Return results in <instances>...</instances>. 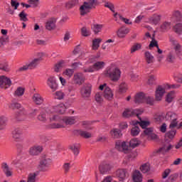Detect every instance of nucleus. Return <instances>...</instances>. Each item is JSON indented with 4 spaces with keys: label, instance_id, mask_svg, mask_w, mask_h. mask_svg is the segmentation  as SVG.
Here are the masks:
<instances>
[{
    "label": "nucleus",
    "instance_id": "nucleus-1",
    "mask_svg": "<svg viewBox=\"0 0 182 182\" xmlns=\"http://www.w3.org/2000/svg\"><path fill=\"white\" fill-rule=\"evenodd\" d=\"M46 113L50 114L49 119L50 122H56L57 123H53L49 124L47 127V129H63L65 126L63 123L65 124H75L76 123V117H62L55 113H60V114H63L65 112H66V107L65 104L61 103L55 107H53L50 109H47L46 110Z\"/></svg>",
    "mask_w": 182,
    "mask_h": 182
},
{
    "label": "nucleus",
    "instance_id": "nucleus-2",
    "mask_svg": "<svg viewBox=\"0 0 182 182\" xmlns=\"http://www.w3.org/2000/svg\"><path fill=\"white\" fill-rule=\"evenodd\" d=\"M104 75L112 82H118L122 76V71L118 68L109 67L104 71Z\"/></svg>",
    "mask_w": 182,
    "mask_h": 182
},
{
    "label": "nucleus",
    "instance_id": "nucleus-3",
    "mask_svg": "<svg viewBox=\"0 0 182 182\" xmlns=\"http://www.w3.org/2000/svg\"><path fill=\"white\" fill-rule=\"evenodd\" d=\"M180 87V85H169L166 84L164 87L159 85L157 87L155 92L156 100L158 102L163 99V96H164V93H166V90H168V89H178Z\"/></svg>",
    "mask_w": 182,
    "mask_h": 182
},
{
    "label": "nucleus",
    "instance_id": "nucleus-4",
    "mask_svg": "<svg viewBox=\"0 0 182 182\" xmlns=\"http://www.w3.org/2000/svg\"><path fill=\"white\" fill-rule=\"evenodd\" d=\"M11 109L15 110V109H20L18 112L15 114V117L17 120H24L25 116L28 114V112L21 105V104L18 102H14L10 106Z\"/></svg>",
    "mask_w": 182,
    "mask_h": 182
},
{
    "label": "nucleus",
    "instance_id": "nucleus-5",
    "mask_svg": "<svg viewBox=\"0 0 182 182\" xmlns=\"http://www.w3.org/2000/svg\"><path fill=\"white\" fill-rule=\"evenodd\" d=\"M50 166H52V160L50 158L45 156L41 159L38 166V169L39 171H48L49 168H50Z\"/></svg>",
    "mask_w": 182,
    "mask_h": 182
},
{
    "label": "nucleus",
    "instance_id": "nucleus-6",
    "mask_svg": "<svg viewBox=\"0 0 182 182\" xmlns=\"http://www.w3.org/2000/svg\"><path fill=\"white\" fill-rule=\"evenodd\" d=\"M106 66V63L103 61H98L95 63L92 66L88 68H84L83 72L85 73H93V72H96L97 70H102Z\"/></svg>",
    "mask_w": 182,
    "mask_h": 182
},
{
    "label": "nucleus",
    "instance_id": "nucleus-7",
    "mask_svg": "<svg viewBox=\"0 0 182 182\" xmlns=\"http://www.w3.org/2000/svg\"><path fill=\"white\" fill-rule=\"evenodd\" d=\"M177 114L173 112H168L165 116V120L170 122L169 129H175L177 126Z\"/></svg>",
    "mask_w": 182,
    "mask_h": 182
},
{
    "label": "nucleus",
    "instance_id": "nucleus-8",
    "mask_svg": "<svg viewBox=\"0 0 182 182\" xmlns=\"http://www.w3.org/2000/svg\"><path fill=\"white\" fill-rule=\"evenodd\" d=\"M80 95L83 99H89L92 95V85L85 84L80 89Z\"/></svg>",
    "mask_w": 182,
    "mask_h": 182
},
{
    "label": "nucleus",
    "instance_id": "nucleus-9",
    "mask_svg": "<svg viewBox=\"0 0 182 182\" xmlns=\"http://www.w3.org/2000/svg\"><path fill=\"white\" fill-rule=\"evenodd\" d=\"M143 113V110L140 109H125L124 111L122 116L123 117H134V116H136V117H139L140 114Z\"/></svg>",
    "mask_w": 182,
    "mask_h": 182
},
{
    "label": "nucleus",
    "instance_id": "nucleus-10",
    "mask_svg": "<svg viewBox=\"0 0 182 182\" xmlns=\"http://www.w3.org/2000/svg\"><path fill=\"white\" fill-rule=\"evenodd\" d=\"M12 85V81L8 77L5 75H2L0 77V87L3 89H8V87H11Z\"/></svg>",
    "mask_w": 182,
    "mask_h": 182
},
{
    "label": "nucleus",
    "instance_id": "nucleus-11",
    "mask_svg": "<svg viewBox=\"0 0 182 182\" xmlns=\"http://www.w3.org/2000/svg\"><path fill=\"white\" fill-rule=\"evenodd\" d=\"M110 170H112V165L107 161H102L99 166V171L101 174H106Z\"/></svg>",
    "mask_w": 182,
    "mask_h": 182
},
{
    "label": "nucleus",
    "instance_id": "nucleus-12",
    "mask_svg": "<svg viewBox=\"0 0 182 182\" xmlns=\"http://www.w3.org/2000/svg\"><path fill=\"white\" fill-rule=\"evenodd\" d=\"M22 134H23V132L21 128H16L12 132V137L16 141H22L23 140Z\"/></svg>",
    "mask_w": 182,
    "mask_h": 182
},
{
    "label": "nucleus",
    "instance_id": "nucleus-13",
    "mask_svg": "<svg viewBox=\"0 0 182 182\" xmlns=\"http://www.w3.org/2000/svg\"><path fill=\"white\" fill-rule=\"evenodd\" d=\"M115 147L117 150H119V151H124V153H129V143L127 142H122V141H117L116 143Z\"/></svg>",
    "mask_w": 182,
    "mask_h": 182
},
{
    "label": "nucleus",
    "instance_id": "nucleus-14",
    "mask_svg": "<svg viewBox=\"0 0 182 182\" xmlns=\"http://www.w3.org/2000/svg\"><path fill=\"white\" fill-rule=\"evenodd\" d=\"M85 75L82 73H77L74 75L73 77V81L75 85H79L80 86L81 85H83L85 82Z\"/></svg>",
    "mask_w": 182,
    "mask_h": 182
},
{
    "label": "nucleus",
    "instance_id": "nucleus-15",
    "mask_svg": "<svg viewBox=\"0 0 182 182\" xmlns=\"http://www.w3.org/2000/svg\"><path fill=\"white\" fill-rule=\"evenodd\" d=\"M115 176L117 177V178H119V182H124V180L127 178L129 175L125 169H118L115 172Z\"/></svg>",
    "mask_w": 182,
    "mask_h": 182
},
{
    "label": "nucleus",
    "instance_id": "nucleus-16",
    "mask_svg": "<svg viewBox=\"0 0 182 182\" xmlns=\"http://www.w3.org/2000/svg\"><path fill=\"white\" fill-rule=\"evenodd\" d=\"M1 168L6 177H12L14 171H12V168L9 167V165L8 164H6V162L2 163Z\"/></svg>",
    "mask_w": 182,
    "mask_h": 182
},
{
    "label": "nucleus",
    "instance_id": "nucleus-17",
    "mask_svg": "<svg viewBox=\"0 0 182 182\" xmlns=\"http://www.w3.org/2000/svg\"><path fill=\"white\" fill-rule=\"evenodd\" d=\"M138 119L140 120V122L139 121H133L132 122V124L134 126H136V124H139V126H141V127L144 129H147V127H149V126H150V121L149 120H143L141 119V117H140V115H139Z\"/></svg>",
    "mask_w": 182,
    "mask_h": 182
},
{
    "label": "nucleus",
    "instance_id": "nucleus-18",
    "mask_svg": "<svg viewBox=\"0 0 182 182\" xmlns=\"http://www.w3.org/2000/svg\"><path fill=\"white\" fill-rule=\"evenodd\" d=\"M47 85L53 92L58 90V83H56V79L55 77H50L47 80Z\"/></svg>",
    "mask_w": 182,
    "mask_h": 182
},
{
    "label": "nucleus",
    "instance_id": "nucleus-19",
    "mask_svg": "<svg viewBox=\"0 0 182 182\" xmlns=\"http://www.w3.org/2000/svg\"><path fill=\"white\" fill-rule=\"evenodd\" d=\"M146 99V95L143 92H139L136 95L134 102L137 105H140V103H144Z\"/></svg>",
    "mask_w": 182,
    "mask_h": 182
},
{
    "label": "nucleus",
    "instance_id": "nucleus-20",
    "mask_svg": "<svg viewBox=\"0 0 182 182\" xmlns=\"http://www.w3.org/2000/svg\"><path fill=\"white\" fill-rule=\"evenodd\" d=\"M132 178L134 182H141L143 181V176L140 171H134L132 173Z\"/></svg>",
    "mask_w": 182,
    "mask_h": 182
},
{
    "label": "nucleus",
    "instance_id": "nucleus-21",
    "mask_svg": "<svg viewBox=\"0 0 182 182\" xmlns=\"http://www.w3.org/2000/svg\"><path fill=\"white\" fill-rule=\"evenodd\" d=\"M90 7L86 4V1L80 7V14L82 16L86 15V14H89L90 12Z\"/></svg>",
    "mask_w": 182,
    "mask_h": 182
},
{
    "label": "nucleus",
    "instance_id": "nucleus-22",
    "mask_svg": "<svg viewBox=\"0 0 182 182\" xmlns=\"http://www.w3.org/2000/svg\"><path fill=\"white\" fill-rule=\"evenodd\" d=\"M42 152V146H36L30 149L29 153L31 156H38Z\"/></svg>",
    "mask_w": 182,
    "mask_h": 182
},
{
    "label": "nucleus",
    "instance_id": "nucleus-23",
    "mask_svg": "<svg viewBox=\"0 0 182 182\" xmlns=\"http://www.w3.org/2000/svg\"><path fill=\"white\" fill-rule=\"evenodd\" d=\"M129 32L130 29H129V28L122 27L118 30L117 33L119 38H124V36H126V35H127V33Z\"/></svg>",
    "mask_w": 182,
    "mask_h": 182
},
{
    "label": "nucleus",
    "instance_id": "nucleus-24",
    "mask_svg": "<svg viewBox=\"0 0 182 182\" xmlns=\"http://www.w3.org/2000/svg\"><path fill=\"white\" fill-rule=\"evenodd\" d=\"M66 66V61L61 60L57 64H55L54 67V70L58 73L63 69Z\"/></svg>",
    "mask_w": 182,
    "mask_h": 182
},
{
    "label": "nucleus",
    "instance_id": "nucleus-25",
    "mask_svg": "<svg viewBox=\"0 0 182 182\" xmlns=\"http://www.w3.org/2000/svg\"><path fill=\"white\" fill-rule=\"evenodd\" d=\"M104 97L107 99V100H112V99H113V92L110 87H105L104 91Z\"/></svg>",
    "mask_w": 182,
    "mask_h": 182
},
{
    "label": "nucleus",
    "instance_id": "nucleus-26",
    "mask_svg": "<svg viewBox=\"0 0 182 182\" xmlns=\"http://www.w3.org/2000/svg\"><path fill=\"white\" fill-rule=\"evenodd\" d=\"M172 43L173 45L175 53H176L178 56H180V55H181V45H180V43H178V42H177L176 40H173Z\"/></svg>",
    "mask_w": 182,
    "mask_h": 182
},
{
    "label": "nucleus",
    "instance_id": "nucleus-27",
    "mask_svg": "<svg viewBox=\"0 0 182 182\" xmlns=\"http://www.w3.org/2000/svg\"><path fill=\"white\" fill-rule=\"evenodd\" d=\"M56 20L55 18H51L48 21H47L46 28L48 31H52V29H55L56 26Z\"/></svg>",
    "mask_w": 182,
    "mask_h": 182
},
{
    "label": "nucleus",
    "instance_id": "nucleus-28",
    "mask_svg": "<svg viewBox=\"0 0 182 182\" xmlns=\"http://www.w3.org/2000/svg\"><path fill=\"white\" fill-rule=\"evenodd\" d=\"M33 100L36 105H42L43 103V97L38 93H36L33 96Z\"/></svg>",
    "mask_w": 182,
    "mask_h": 182
},
{
    "label": "nucleus",
    "instance_id": "nucleus-29",
    "mask_svg": "<svg viewBox=\"0 0 182 182\" xmlns=\"http://www.w3.org/2000/svg\"><path fill=\"white\" fill-rule=\"evenodd\" d=\"M161 32H167L169 29H171V23L168 21H165L161 25Z\"/></svg>",
    "mask_w": 182,
    "mask_h": 182
},
{
    "label": "nucleus",
    "instance_id": "nucleus-30",
    "mask_svg": "<svg viewBox=\"0 0 182 182\" xmlns=\"http://www.w3.org/2000/svg\"><path fill=\"white\" fill-rule=\"evenodd\" d=\"M144 56L146 63L150 64L154 62V56H153V55H151L150 52L146 51L144 53Z\"/></svg>",
    "mask_w": 182,
    "mask_h": 182
},
{
    "label": "nucleus",
    "instance_id": "nucleus-31",
    "mask_svg": "<svg viewBox=\"0 0 182 182\" xmlns=\"http://www.w3.org/2000/svg\"><path fill=\"white\" fill-rule=\"evenodd\" d=\"M176 60V52L174 50L170 51L166 57V61L169 63H173Z\"/></svg>",
    "mask_w": 182,
    "mask_h": 182
},
{
    "label": "nucleus",
    "instance_id": "nucleus-32",
    "mask_svg": "<svg viewBox=\"0 0 182 182\" xmlns=\"http://www.w3.org/2000/svg\"><path fill=\"white\" fill-rule=\"evenodd\" d=\"M161 16L159 14H155L149 18L150 23H153L154 25H157L159 22H160Z\"/></svg>",
    "mask_w": 182,
    "mask_h": 182
},
{
    "label": "nucleus",
    "instance_id": "nucleus-33",
    "mask_svg": "<svg viewBox=\"0 0 182 182\" xmlns=\"http://www.w3.org/2000/svg\"><path fill=\"white\" fill-rule=\"evenodd\" d=\"M79 4V0H72L67 3H65L66 9H72L73 6H76V5Z\"/></svg>",
    "mask_w": 182,
    "mask_h": 182
},
{
    "label": "nucleus",
    "instance_id": "nucleus-34",
    "mask_svg": "<svg viewBox=\"0 0 182 182\" xmlns=\"http://www.w3.org/2000/svg\"><path fill=\"white\" fill-rule=\"evenodd\" d=\"M112 137L114 139H119L122 137V132L118 129H114L110 132Z\"/></svg>",
    "mask_w": 182,
    "mask_h": 182
},
{
    "label": "nucleus",
    "instance_id": "nucleus-35",
    "mask_svg": "<svg viewBox=\"0 0 182 182\" xmlns=\"http://www.w3.org/2000/svg\"><path fill=\"white\" fill-rule=\"evenodd\" d=\"M70 149L75 156H77L80 153L79 149H80V145H79V144H75L71 145Z\"/></svg>",
    "mask_w": 182,
    "mask_h": 182
},
{
    "label": "nucleus",
    "instance_id": "nucleus-36",
    "mask_svg": "<svg viewBox=\"0 0 182 182\" xmlns=\"http://www.w3.org/2000/svg\"><path fill=\"white\" fill-rule=\"evenodd\" d=\"M173 146H171V144H167L161 147L159 150V152L162 153V154H164V153H167V151L171 150Z\"/></svg>",
    "mask_w": 182,
    "mask_h": 182
},
{
    "label": "nucleus",
    "instance_id": "nucleus-37",
    "mask_svg": "<svg viewBox=\"0 0 182 182\" xmlns=\"http://www.w3.org/2000/svg\"><path fill=\"white\" fill-rule=\"evenodd\" d=\"M41 62V58H35L30 63H28L29 69H35L38 65H39V63Z\"/></svg>",
    "mask_w": 182,
    "mask_h": 182
},
{
    "label": "nucleus",
    "instance_id": "nucleus-38",
    "mask_svg": "<svg viewBox=\"0 0 182 182\" xmlns=\"http://www.w3.org/2000/svg\"><path fill=\"white\" fill-rule=\"evenodd\" d=\"M91 28L92 29L93 32L95 33H99L103 29V25L102 24H93L91 26Z\"/></svg>",
    "mask_w": 182,
    "mask_h": 182
},
{
    "label": "nucleus",
    "instance_id": "nucleus-39",
    "mask_svg": "<svg viewBox=\"0 0 182 182\" xmlns=\"http://www.w3.org/2000/svg\"><path fill=\"white\" fill-rule=\"evenodd\" d=\"M140 170L142 173H146L150 171V164L146 163L141 166Z\"/></svg>",
    "mask_w": 182,
    "mask_h": 182
},
{
    "label": "nucleus",
    "instance_id": "nucleus-40",
    "mask_svg": "<svg viewBox=\"0 0 182 182\" xmlns=\"http://www.w3.org/2000/svg\"><path fill=\"white\" fill-rule=\"evenodd\" d=\"M39 174V172H35L33 173H30L28 176L27 182H36V176Z\"/></svg>",
    "mask_w": 182,
    "mask_h": 182
},
{
    "label": "nucleus",
    "instance_id": "nucleus-41",
    "mask_svg": "<svg viewBox=\"0 0 182 182\" xmlns=\"http://www.w3.org/2000/svg\"><path fill=\"white\" fill-rule=\"evenodd\" d=\"M6 122H8V119L5 117H0V130H4L6 126Z\"/></svg>",
    "mask_w": 182,
    "mask_h": 182
},
{
    "label": "nucleus",
    "instance_id": "nucleus-42",
    "mask_svg": "<svg viewBox=\"0 0 182 182\" xmlns=\"http://www.w3.org/2000/svg\"><path fill=\"white\" fill-rule=\"evenodd\" d=\"M177 133V130L174 129V128L171 129V131L166 133V137L168 139H174V136Z\"/></svg>",
    "mask_w": 182,
    "mask_h": 182
},
{
    "label": "nucleus",
    "instance_id": "nucleus-43",
    "mask_svg": "<svg viewBox=\"0 0 182 182\" xmlns=\"http://www.w3.org/2000/svg\"><path fill=\"white\" fill-rule=\"evenodd\" d=\"M175 96H176V94H175L174 91H171L166 95V102H168V103H171L173 102V100L174 99Z\"/></svg>",
    "mask_w": 182,
    "mask_h": 182
},
{
    "label": "nucleus",
    "instance_id": "nucleus-44",
    "mask_svg": "<svg viewBox=\"0 0 182 182\" xmlns=\"http://www.w3.org/2000/svg\"><path fill=\"white\" fill-rule=\"evenodd\" d=\"M129 144L130 147H132V149H134V147H137V146L140 144V141L134 138L129 141Z\"/></svg>",
    "mask_w": 182,
    "mask_h": 182
},
{
    "label": "nucleus",
    "instance_id": "nucleus-45",
    "mask_svg": "<svg viewBox=\"0 0 182 182\" xmlns=\"http://www.w3.org/2000/svg\"><path fill=\"white\" fill-rule=\"evenodd\" d=\"M100 42H102V39L100 38H95L92 41V49L94 50H96L99 48V45L100 44Z\"/></svg>",
    "mask_w": 182,
    "mask_h": 182
},
{
    "label": "nucleus",
    "instance_id": "nucleus-46",
    "mask_svg": "<svg viewBox=\"0 0 182 182\" xmlns=\"http://www.w3.org/2000/svg\"><path fill=\"white\" fill-rule=\"evenodd\" d=\"M174 32L177 33L178 35H181L182 33V24L181 23H177L174 27Z\"/></svg>",
    "mask_w": 182,
    "mask_h": 182
},
{
    "label": "nucleus",
    "instance_id": "nucleus-47",
    "mask_svg": "<svg viewBox=\"0 0 182 182\" xmlns=\"http://www.w3.org/2000/svg\"><path fill=\"white\" fill-rule=\"evenodd\" d=\"M156 80H157V77L154 75H150L148 78L147 84L150 86H152V85H156Z\"/></svg>",
    "mask_w": 182,
    "mask_h": 182
},
{
    "label": "nucleus",
    "instance_id": "nucleus-48",
    "mask_svg": "<svg viewBox=\"0 0 182 182\" xmlns=\"http://www.w3.org/2000/svg\"><path fill=\"white\" fill-rule=\"evenodd\" d=\"M79 134L81 137H84V139H90L92 137V134L86 131H80Z\"/></svg>",
    "mask_w": 182,
    "mask_h": 182
},
{
    "label": "nucleus",
    "instance_id": "nucleus-49",
    "mask_svg": "<svg viewBox=\"0 0 182 182\" xmlns=\"http://www.w3.org/2000/svg\"><path fill=\"white\" fill-rule=\"evenodd\" d=\"M23 93H25V89L18 87L14 92V96H23Z\"/></svg>",
    "mask_w": 182,
    "mask_h": 182
},
{
    "label": "nucleus",
    "instance_id": "nucleus-50",
    "mask_svg": "<svg viewBox=\"0 0 182 182\" xmlns=\"http://www.w3.org/2000/svg\"><path fill=\"white\" fill-rule=\"evenodd\" d=\"M147 103V105H150V106H153L154 104V98L153 97H149L147 95H145V102Z\"/></svg>",
    "mask_w": 182,
    "mask_h": 182
},
{
    "label": "nucleus",
    "instance_id": "nucleus-51",
    "mask_svg": "<svg viewBox=\"0 0 182 182\" xmlns=\"http://www.w3.org/2000/svg\"><path fill=\"white\" fill-rule=\"evenodd\" d=\"M139 133H140V128L139 127L134 126L131 129L132 136H138Z\"/></svg>",
    "mask_w": 182,
    "mask_h": 182
},
{
    "label": "nucleus",
    "instance_id": "nucleus-52",
    "mask_svg": "<svg viewBox=\"0 0 182 182\" xmlns=\"http://www.w3.org/2000/svg\"><path fill=\"white\" fill-rule=\"evenodd\" d=\"M63 168L64 170L65 173L67 174V173H69L70 168H72V164L70 163H65L63 165Z\"/></svg>",
    "mask_w": 182,
    "mask_h": 182
},
{
    "label": "nucleus",
    "instance_id": "nucleus-53",
    "mask_svg": "<svg viewBox=\"0 0 182 182\" xmlns=\"http://www.w3.org/2000/svg\"><path fill=\"white\" fill-rule=\"evenodd\" d=\"M18 16L20 18V20L23 21V22H26L28 21V17H26L28 16V14H26L24 11H21L18 14Z\"/></svg>",
    "mask_w": 182,
    "mask_h": 182
},
{
    "label": "nucleus",
    "instance_id": "nucleus-54",
    "mask_svg": "<svg viewBox=\"0 0 182 182\" xmlns=\"http://www.w3.org/2000/svg\"><path fill=\"white\" fill-rule=\"evenodd\" d=\"M37 119L39 122H46V113L41 112Z\"/></svg>",
    "mask_w": 182,
    "mask_h": 182
},
{
    "label": "nucleus",
    "instance_id": "nucleus-55",
    "mask_svg": "<svg viewBox=\"0 0 182 182\" xmlns=\"http://www.w3.org/2000/svg\"><path fill=\"white\" fill-rule=\"evenodd\" d=\"M1 70H4V72H9V66L6 63H1L0 64Z\"/></svg>",
    "mask_w": 182,
    "mask_h": 182
},
{
    "label": "nucleus",
    "instance_id": "nucleus-56",
    "mask_svg": "<svg viewBox=\"0 0 182 182\" xmlns=\"http://www.w3.org/2000/svg\"><path fill=\"white\" fill-rule=\"evenodd\" d=\"M139 49H141V44L136 43L131 48V53H133L137 50H139Z\"/></svg>",
    "mask_w": 182,
    "mask_h": 182
},
{
    "label": "nucleus",
    "instance_id": "nucleus-57",
    "mask_svg": "<svg viewBox=\"0 0 182 182\" xmlns=\"http://www.w3.org/2000/svg\"><path fill=\"white\" fill-rule=\"evenodd\" d=\"M153 132H154V129H153V127H149V128H145V129H144L143 131V133L145 136H148L149 137V135L153 133Z\"/></svg>",
    "mask_w": 182,
    "mask_h": 182
},
{
    "label": "nucleus",
    "instance_id": "nucleus-58",
    "mask_svg": "<svg viewBox=\"0 0 182 182\" xmlns=\"http://www.w3.org/2000/svg\"><path fill=\"white\" fill-rule=\"evenodd\" d=\"M81 33L82 36H90V30L87 29L86 27H83L81 29Z\"/></svg>",
    "mask_w": 182,
    "mask_h": 182
},
{
    "label": "nucleus",
    "instance_id": "nucleus-59",
    "mask_svg": "<svg viewBox=\"0 0 182 182\" xmlns=\"http://www.w3.org/2000/svg\"><path fill=\"white\" fill-rule=\"evenodd\" d=\"M95 100L98 103H102V102H103V96L102 92H97L95 95Z\"/></svg>",
    "mask_w": 182,
    "mask_h": 182
},
{
    "label": "nucleus",
    "instance_id": "nucleus-60",
    "mask_svg": "<svg viewBox=\"0 0 182 182\" xmlns=\"http://www.w3.org/2000/svg\"><path fill=\"white\" fill-rule=\"evenodd\" d=\"M126 90H127V84H126L125 82H122L119 85V92L121 93H124Z\"/></svg>",
    "mask_w": 182,
    "mask_h": 182
},
{
    "label": "nucleus",
    "instance_id": "nucleus-61",
    "mask_svg": "<svg viewBox=\"0 0 182 182\" xmlns=\"http://www.w3.org/2000/svg\"><path fill=\"white\" fill-rule=\"evenodd\" d=\"M65 97V94L62 91H57L55 92V99H58V100H62Z\"/></svg>",
    "mask_w": 182,
    "mask_h": 182
},
{
    "label": "nucleus",
    "instance_id": "nucleus-62",
    "mask_svg": "<svg viewBox=\"0 0 182 182\" xmlns=\"http://www.w3.org/2000/svg\"><path fill=\"white\" fill-rule=\"evenodd\" d=\"M74 73L75 70L68 68L65 70V71L64 72V75H65V76H68V77H72Z\"/></svg>",
    "mask_w": 182,
    "mask_h": 182
},
{
    "label": "nucleus",
    "instance_id": "nucleus-63",
    "mask_svg": "<svg viewBox=\"0 0 182 182\" xmlns=\"http://www.w3.org/2000/svg\"><path fill=\"white\" fill-rule=\"evenodd\" d=\"M28 4L33 6V8H36L39 5V0H29Z\"/></svg>",
    "mask_w": 182,
    "mask_h": 182
},
{
    "label": "nucleus",
    "instance_id": "nucleus-64",
    "mask_svg": "<svg viewBox=\"0 0 182 182\" xmlns=\"http://www.w3.org/2000/svg\"><path fill=\"white\" fill-rule=\"evenodd\" d=\"M177 177H178V175L177 173H174L173 175H171L168 178V182H173L176 181L177 180Z\"/></svg>",
    "mask_w": 182,
    "mask_h": 182
}]
</instances>
